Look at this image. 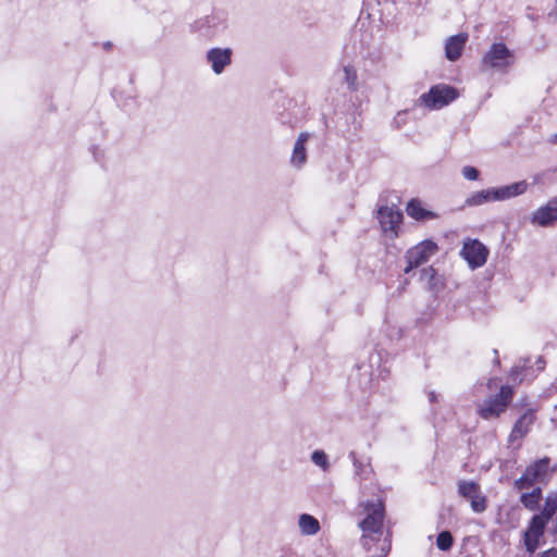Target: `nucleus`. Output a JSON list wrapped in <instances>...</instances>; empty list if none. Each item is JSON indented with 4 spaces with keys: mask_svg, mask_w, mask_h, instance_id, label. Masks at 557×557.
Returning a JSON list of instances; mask_svg holds the SVG:
<instances>
[{
    "mask_svg": "<svg viewBox=\"0 0 557 557\" xmlns=\"http://www.w3.org/2000/svg\"><path fill=\"white\" fill-rule=\"evenodd\" d=\"M364 518L358 527L362 532L360 544L367 552H372L374 542H381L383 536L385 507L381 499L361 502L358 506Z\"/></svg>",
    "mask_w": 557,
    "mask_h": 557,
    "instance_id": "nucleus-1",
    "label": "nucleus"
},
{
    "mask_svg": "<svg viewBox=\"0 0 557 557\" xmlns=\"http://www.w3.org/2000/svg\"><path fill=\"white\" fill-rule=\"evenodd\" d=\"M529 184L525 181L509 185L486 188L470 194L465 200V207H479L487 202L505 201L524 194Z\"/></svg>",
    "mask_w": 557,
    "mask_h": 557,
    "instance_id": "nucleus-2",
    "label": "nucleus"
},
{
    "mask_svg": "<svg viewBox=\"0 0 557 557\" xmlns=\"http://www.w3.org/2000/svg\"><path fill=\"white\" fill-rule=\"evenodd\" d=\"M513 395L512 387L502 385L497 395L490 396L479 405V414L485 420L498 418L506 411Z\"/></svg>",
    "mask_w": 557,
    "mask_h": 557,
    "instance_id": "nucleus-3",
    "label": "nucleus"
},
{
    "mask_svg": "<svg viewBox=\"0 0 557 557\" xmlns=\"http://www.w3.org/2000/svg\"><path fill=\"white\" fill-rule=\"evenodd\" d=\"M227 26V14L224 11H214L196 20L191 25L195 32L209 39L222 35Z\"/></svg>",
    "mask_w": 557,
    "mask_h": 557,
    "instance_id": "nucleus-4",
    "label": "nucleus"
},
{
    "mask_svg": "<svg viewBox=\"0 0 557 557\" xmlns=\"http://www.w3.org/2000/svg\"><path fill=\"white\" fill-rule=\"evenodd\" d=\"M458 97V91L455 87L440 84L433 86L428 92L420 96V102L431 110L442 109L448 106Z\"/></svg>",
    "mask_w": 557,
    "mask_h": 557,
    "instance_id": "nucleus-5",
    "label": "nucleus"
},
{
    "mask_svg": "<svg viewBox=\"0 0 557 557\" xmlns=\"http://www.w3.org/2000/svg\"><path fill=\"white\" fill-rule=\"evenodd\" d=\"M515 55L503 42L493 44L482 58V65L494 70H505L512 65Z\"/></svg>",
    "mask_w": 557,
    "mask_h": 557,
    "instance_id": "nucleus-6",
    "label": "nucleus"
},
{
    "mask_svg": "<svg viewBox=\"0 0 557 557\" xmlns=\"http://www.w3.org/2000/svg\"><path fill=\"white\" fill-rule=\"evenodd\" d=\"M437 245L430 240H423L414 247L407 250L405 255L406 267L404 268L405 273H409L414 268L429 261L430 257L437 251Z\"/></svg>",
    "mask_w": 557,
    "mask_h": 557,
    "instance_id": "nucleus-7",
    "label": "nucleus"
},
{
    "mask_svg": "<svg viewBox=\"0 0 557 557\" xmlns=\"http://www.w3.org/2000/svg\"><path fill=\"white\" fill-rule=\"evenodd\" d=\"M458 494L470 502L471 509L481 513L486 509V497L482 494L481 486L474 481L460 480L457 483Z\"/></svg>",
    "mask_w": 557,
    "mask_h": 557,
    "instance_id": "nucleus-8",
    "label": "nucleus"
},
{
    "mask_svg": "<svg viewBox=\"0 0 557 557\" xmlns=\"http://www.w3.org/2000/svg\"><path fill=\"white\" fill-rule=\"evenodd\" d=\"M460 253L471 269H478L486 262L488 250L480 240L468 239Z\"/></svg>",
    "mask_w": 557,
    "mask_h": 557,
    "instance_id": "nucleus-9",
    "label": "nucleus"
},
{
    "mask_svg": "<svg viewBox=\"0 0 557 557\" xmlns=\"http://www.w3.org/2000/svg\"><path fill=\"white\" fill-rule=\"evenodd\" d=\"M547 521L534 515L525 531L523 532V544L528 553L533 554L539 545L540 539L544 535Z\"/></svg>",
    "mask_w": 557,
    "mask_h": 557,
    "instance_id": "nucleus-10",
    "label": "nucleus"
},
{
    "mask_svg": "<svg viewBox=\"0 0 557 557\" xmlns=\"http://www.w3.org/2000/svg\"><path fill=\"white\" fill-rule=\"evenodd\" d=\"M377 219L384 233L396 234V228L403 221V213L396 206H382L377 210Z\"/></svg>",
    "mask_w": 557,
    "mask_h": 557,
    "instance_id": "nucleus-11",
    "label": "nucleus"
},
{
    "mask_svg": "<svg viewBox=\"0 0 557 557\" xmlns=\"http://www.w3.org/2000/svg\"><path fill=\"white\" fill-rule=\"evenodd\" d=\"M233 50L231 48H211L206 53V60L214 74L220 75L232 63Z\"/></svg>",
    "mask_w": 557,
    "mask_h": 557,
    "instance_id": "nucleus-12",
    "label": "nucleus"
},
{
    "mask_svg": "<svg viewBox=\"0 0 557 557\" xmlns=\"http://www.w3.org/2000/svg\"><path fill=\"white\" fill-rule=\"evenodd\" d=\"M557 221V197L533 212L531 222L540 226H548Z\"/></svg>",
    "mask_w": 557,
    "mask_h": 557,
    "instance_id": "nucleus-13",
    "label": "nucleus"
},
{
    "mask_svg": "<svg viewBox=\"0 0 557 557\" xmlns=\"http://www.w3.org/2000/svg\"><path fill=\"white\" fill-rule=\"evenodd\" d=\"M535 414L532 410H527L515 423L510 435L509 442L522 438L530 431L531 425L534 423Z\"/></svg>",
    "mask_w": 557,
    "mask_h": 557,
    "instance_id": "nucleus-14",
    "label": "nucleus"
},
{
    "mask_svg": "<svg viewBox=\"0 0 557 557\" xmlns=\"http://www.w3.org/2000/svg\"><path fill=\"white\" fill-rule=\"evenodd\" d=\"M467 39L468 36L466 34H458L447 39L445 54L449 61H455L461 55Z\"/></svg>",
    "mask_w": 557,
    "mask_h": 557,
    "instance_id": "nucleus-15",
    "label": "nucleus"
},
{
    "mask_svg": "<svg viewBox=\"0 0 557 557\" xmlns=\"http://www.w3.org/2000/svg\"><path fill=\"white\" fill-rule=\"evenodd\" d=\"M308 138H309L308 133H300L296 139V143H295L294 149H293V153H292V158H290V163L295 168L299 169L306 163L307 153H306L305 145H306Z\"/></svg>",
    "mask_w": 557,
    "mask_h": 557,
    "instance_id": "nucleus-16",
    "label": "nucleus"
},
{
    "mask_svg": "<svg viewBox=\"0 0 557 557\" xmlns=\"http://www.w3.org/2000/svg\"><path fill=\"white\" fill-rule=\"evenodd\" d=\"M407 214L416 221H426L436 219L437 214L433 211L424 209L418 199H411L406 207Z\"/></svg>",
    "mask_w": 557,
    "mask_h": 557,
    "instance_id": "nucleus-17",
    "label": "nucleus"
},
{
    "mask_svg": "<svg viewBox=\"0 0 557 557\" xmlns=\"http://www.w3.org/2000/svg\"><path fill=\"white\" fill-rule=\"evenodd\" d=\"M298 527L302 535H315L320 531V522L309 513L299 516Z\"/></svg>",
    "mask_w": 557,
    "mask_h": 557,
    "instance_id": "nucleus-18",
    "label": "nucleus"
},
{
    "mask_svg": "<svg viewBox=\"0 0 557 557\" xmlns=\"http://www.w3.org/2000/svg\"><path fill=\"white\" fill-rule=\"evenodd\" d=\"M549 462L550 459L548 457H544L530 465L527 470L536 482H543L548 474Z\"/></svg>",
    "mask_w": 557,
    "mask_h": 557,
    "instance_id": "nucleus-19",
    "label": "nucleus"
},
{
    "mask_svg": "<svg viewBox=\"0 0 557 557\" xmlns=\"http://www.w3.org/2000/svg\"><path fill=\"white\" fill-rule=\"evenodd\" d=\"M541 498H542V490L540 487H535L530 493H523L520 496V502L524 508H527L529 510H536Z\"/></svg>",
    "mask_w": 557,
    "mask_h": 557,
    "instance_id": "nucleus-20",
    "label": "nucleus"
},
{
    "mask_svg": "<svg viewBox=\"0 0 557 557\" xmlns=\"http://www.w3.org/2000/svg\"><path fill=\"white\" fill-rule=\"evenodd\" d=\"M349 457L352 460L355 475L358 476L360 481L369 480L372 473L371 466L369 463H363L362 461H360L354 451L349 454Z\"/></svg>",
    "mask_w": 557,
    "mask_h": 557,
    "instance_id": "nucleus-21",
    "label": "nucleus"
},
{
    "mask_svg": "<svg viewBox=\"0 0 557 557\" xmlns=\"http://www.w3.org/2000/svg\"><path fill=\"white\" fill-rule=\"evenodd\" d=\"M557 511V494H549L545 498L544 507L539 513V517L546 520L547 522L553 518Z\"/></svg>",
    "mask_w": 557,
    "mask_h": 557,
    "instance_id": "nucleus-22",
    "label": "nucleus"
},
{
    "mask_svg": "<svg viewBox=\"0 0 557 557\" xmlns=\"http://www.w3.org/2000/svg\"><path fill=\"white\" fill-rule=\"evenodd\" d=\"M344 81L347 84V87L350 91H356L358 89V75L357 71L352 65L344 66Z\"/></svg>",
    "mask_w": 557,
    "mask_h": 557,
    "instance_id": "nucleus-23",
    "label": "nucleus"
},
{
    "mask_svg": "<svg viewBox=\"0 0 557 557\" xmlns=\"http://www.w3.org/2000/svg\"><path fill=\"white\" fill-rule=\"evenodd\" d=\"M453 541L454 540H453L450 532L443 531L437 535L436 546L438 549L446 552V550L450 549V547L453 546Z\"/></svg>",
    "mask_w": 557,
    "mask_h": 557,
    "instance_id": "nucleus-24",
    "label": "nucleus"
},
{
    "mask_svg": "<svg viewBox=\"0 0 557 557\" xmlns=\"http://www.w3.org/2000/svg\"><path fill=\"white\" fill-rule=\"evenodd\" d=\"M534 483H536V481L532 479V475L529 474V471L525 469L524 473L515 481L513 485L517 490L522 491L530 488Z\"/></svg>",
    "mask_w": 557,
    "mask_h": 557,
    "instance_id": "nucleus-25",
    "label": "nucleus"
},
{
    "mask_svg": "<svg viewBox=\"0 0 557 557\" xmlns=\"http://www.w3.org/2000/svg\"><path fill=\"white\" fill-rule=\"evenodd\" d=\"M374 546H377L379 553H374L371 557H386L391 550V539L387 534L381 542H374Z\"/></svg>",
    "mask_w": 557,
    "mask_h": 557,
    "instance_id": "nucleus-26",
    "label": "nucleus"
},
{
    "mask_svg": "<svg viewBox=\"0 0 557 557\" xmlns=\"http://www.w3.org/2000/svg\"><path fill=\"white\" fill-rule=\"evenodd\" d=\"M311 460L315 466L321 467L323 470L329 469L327 456L323 450H314L311 455Z\"/></svg>",
    "mask_w": 557,
    "mask_h": 557,
    "instance_id": "nucleus-27",
    "label": "nucleus"
},
{
    "mask_svg": "<svg viewBox=\"0 0 557 557\" xmlns=\"http://www.w3.org/2000/svg\"><path fill=\"white\" fill-rule=\"evenodd\" d=\"M462 176L468 181H475L479 177V171L474 166L466 165L461 170Z\"/></svg>",
    "mask_w": 557,
    "mask_h": 557,
    "instance_id": "nucleus-28",
    "label": "nucleus"
},
{
    "mask_svg": "<svg viewBox=\"0 0 557 557\" xmlns=\"http://www.w3.org/2000/svg\"><path fill=\"white\" fill-rule=\"evenodd\" d=\"M530 359H523L522 364H517L511 369V376L516 379L522 370H528L530 368Z\"/></svg>",
    "mask_w": 557,
    "mask_h": 557,
    "instance_id": "nucleus-29",
    "label": "nucleus"
},
{
    "mask_svg": "<svg viewBox=\"0 0 557 557\" xmlns=\"http://www.w3.org/2000/svg\"><path fill=\"white\" fill-rule=\"evenodd\" d=\"M435 275V270L432 267L422 270V276L431 281Z\"/></svg>",
    "mask_w": 557,
    "mask_h": 557,
    "instance_id": "nucleus-30",
    "label": "nucleus"
},
{
    "mask_svg": "<svg viewBox=\"0 0 557 557\" xmlns=\"http://www.w3.org/2000/svg\"><path fill=\"white\" fill-rule=\"evenodd\" d=\"M539 557H557V548L552 547L539 555Z\"/></svg>",
    "mask_w": 557,
    "mask_h": 557,
    "instance_id": "nucleus-31",
    "label": "nucleus"
},
{
    "mask_svg": "<svg viewBox=\"0 0 557 557\" xmlns=\"http://www.w3.org/2000/svg\"><path fill=\"white\" fill-rule=\"evenodd\" d=\"M535 364H536V369H537V371H541V370H543V369H544L545 362H544V361H543V359L540 357V358H537V360H536Z\"/></svg>",
    "mask_w": 557,
    "mask_h": 557,
    "instance_id": "nucleus-32",
    "label": "nucleus"
},
{
    "mask_svg": "<svg viewBox=\"0 0 557 557\" xmlns=\"http://www.w3.org/2000/svg\"><path fill=\"white\" fill-rule=\"evenodd\" d=\"M493 351H494V355H495L494 363L495 364H499L500 361H499V358H498V351H497V349H494Z\"/></svg>",
    "mask_w": 557,
    "mask_h": 557,
    "instance_id": "nucleus-33",
    "label": "nucleus"
},
{
    "mask_svg": "<svg viewBox=\"0 0 557 557\" xmlns=\"http://www.w3.org/2000/svg\"><path fill=\"white\" fill-rule=\"evenodd\" d=\"M549 141L553 144H557V133L552 136Z\"/></svg>",
    "mask_w": 557,
    "mask_h": 557,
    "instance_id": "nucleus-34",
    "label": "nucleus"
},
{
    "mask_svg": "<svg viewBox=\"0 0 557 557\" xmlns=\"http://www.w3.org/2000/svg\"><path fill=\"white\" fill-rule=\"evenodd\" d=\"M495 382H496V379H492V380H490V381H488V384H487V385H488V388H492V387H493V384H495Z\"/></svg>",
    "mask_w": 557,
    "mask_h": 557,
    "instance_id": "nucleus-35",
    "label": "nucleus"
},
{
    "mask_svg": "<svg viewBox=\"0 0 557 557\" xmlns=\"http://www.w3.org/2000/svg\"><path fill=\"white\" fill-rule=\"evenodd\" d=\"M430 400L431 401H434L435 400V394L432 392L430 393Z\"/></svg>",
    "mask_w": 557,
    "mask_h": 557,
    "instance_id": "nucleus-36",
    "label": "nucleus"
}]
</instances>
